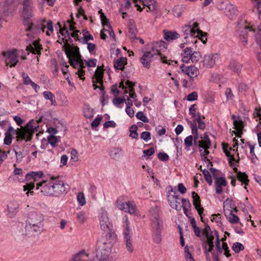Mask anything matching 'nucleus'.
I'll list each match as a JSON object with an SVG mask.
<instances>
[{
    "instance_id": "12",
    "label": "nucleus",
    "mask_w": 261,
    "mask_h": 261,
    "mask_svg": "<svg viewBox=\"0 0 261 261\" xmlns=\"http://www.w3.org/2000/svg\"><path fill=\"white\" fill-rule=\"evenodd\" d=\"M203 233L207 239V245H205L204 247V251L205 254L208 255V253L212 251L214 247L213 240L214 239V236L213 235V232L208 225H205L203 230Z\"/></svg>"
},
{
    "instance_id": "36",
    "label": "nucleus",
    "mask_w": 261,
    "mask_h": 261,
    "mask_svg": "<svg viewBox=\"0 0 261 261\" xmlns=\"http://www.w3.org/2000/svg\"><path fill=\"white\" fill-rule=\"evenodd\" d=\"M40 29L43 32H45V30L47 29L46 34L47 36H50L54 31L53 22L51 20L48 21L46 25L42 24Z\"/></svg>"
},
{
    "instance_id": "3",
    "label": "nucleus",
    "mask_w": 261,
    "mask_h": 261,
    "mask_svg": "<svg viewBox=\"0 0 261 261\" xmlns=\"http://www.w3.org/2000/svg\"><path fill=\"white\" fill-rule=\"evenodd\" d=\"M44 217L42 214L33 212L29 214L24 228V234L28 237L34 236L40 232L43 224Z\"/></svg>"
},
{
    "instance_id": "31",
    "label": "nucleus",
    "mask_w": 261,
    "mask_h": 261,
    "mask_svg": "<svg viewBox=\"0 0 261 261\" xmlns=\"http://www.w3.org/2000/svg\"><path fill=\"white\" fill-rule=\"evenodd\" d=\"M242 65L236 61L231 60L230 61L228 68L232 72L239 74L242 70Z\"/></svg>"
},
{
    "instance_id": "10",
    "label": "nucleus",
    "mask_w": 261,
    "mask_h": 261,
    "mask_svg": "<svg viewBox=\"0 0 261 261\" xmlns=\"http://www.w3.org/2000/svg\"><path fill=\"white\" fill-rule=\"evenodd\" d=\"M98 218L100 228L105 232H108L112 227V223L108 216V212L105 208H100Z\"/></svg>"
},
{
    "instance_id": "20",
    "label": "nucleus",
    "mask_w": 261,
    "mask_h": 261,
    "mask_svg": "<svg viewBox=\"0 0 261 261\" xmlns=\"http://www.w3.org/2000/svg\"><path fill=\"white\" fill-rule=\"evenodd\" d=\"M180 69L182 72L187 75L191 79H194L199 74V70L195 66H186L183 64L180 66Z\"/></svg>"
},
{
    "instance_id": "15",
    "label": "nucleus",
    "mask_w": 261,
    "mask_h": 261,
    "mask_svg": "<svg viewBox=\"0 0 261 261\" xmlns=\"http://www.w3.org/2000/svg\"><path fill=\"white\" fill-rule=\"evenodd\" d=\"M103 69L100 67H98L92 79L93 86L94 89L102 88L103 84Z\"/></svg>"
},
{
    "instance_id": "37",
    "label": "nucleus",
    "mask_w": 261,
    "mask_h": 261,
    "mask_svg": "<svg viewBox=\"0 0 261 261\" xmlns=\"http://www.w3.org/2000/svg\"><path fill=\"white\" fill-rule=\"evenodd\" d=\"M127 63V59L126 58L121 57L114 63V67L118 70H123L124 65Z\"/></svg>"
},
{
    "instance_id": "61",
    "label": "nucleus",
    "mask_w": 261,
    "mask_h": 261,
    "mask_svg": "<svg viewBox=\"0 0 261 261\" xmlns=\"http://www.w3.org/2000/svg\"><path fill=\"white\" fill-rule=\"evenodd\" d=\"M140 61L144 67L147 68H149L150 67L151 61L148 59L144 58V56H142V57L140 59Z\"/></svg>"
},
{
    "instance_id": "60",
    "label": "nucleus",
    "mask_w": 261,
    "mask_h": 261,
    "mask_svg": "<svg viewBox=\"0 0 261 261\" xmlns=\"http://www.w3.org/2000/svg\"><path fill=\"white\" fill-rule=\"evenodd\" d=\"M51 67L53 68V73L54 74H57V72H58L59 68L58 66V63L56 59H53L51 60L50 61Z\"/></svg>"
},
{
    "instance_id": "55",
    "label": "nucleus",
    "mask_w": 261,
    "mask_h": 261,
    "mask_svg": "<svg viewBox=\"0 0 261 261\" xmlns=\"http://www.w3.org/2000/svg\"><path fill=\"white\" fill-rule=\"evenodd\" d=\"M12 135L9 132L5 133V137L4 138V144L7 145H10L12 143Z\"/></svg>"
},
{
    "instance_id": "52",
    "label": "nucleus",
    "mask_w": 261,
    "mask_h": 261,
    "mask_svg": "<svg viewBox=\"0 0 261 261\" xmlns=\"http://www.w3.org/2000/svg\"><path fill=\"white\" fill-rule=\"evenodd\" d=\"M77 219L81 223H84L86 221V214L84 212L81 211L77 214Z\"/></svg>"
},
{
    "instance_id": "58",
    "label": "nucleus",
    "mask_w": 261,
    "mask_h": 261,
    "mask_svg": "<svg viewBox=\"0 0 261 261\" xmlns=\"http://www.w3.org/2000/svg\"><path fill=\"white\" fill-rule=\"evenodd\" d=\"M32 0H23V9H32Z\"/></svg>"
},
{
    "instance_id": "39",
    "label": "nucleus",
    "mask_w": 261,
    "mask_h": 261,
    "mask_svg": "<svg viewBox=\"0 0 261 261\" xmlns=\"http://www.w3.org/2000/svg\"><path fill=\"white\" fill-rule=\"evenodd\" d=\"M122 155V150L118 148H113L110 151L111 157L114 160H119Z\"/></svg>"
},
{
    "instance_id": "18",
    "label": "nucleus",
    "mask_w": 261,
    "mask_h": 261,
    "mask_svg": "<svg viewBox=\"0 0 261 261\" xmlns=\"http://www.w3.org/2000/svg\"><path fill=\"white\" fill-rule=\"evenodd\" d=\"M219 59V55L214 54L205 55L203 59V66L206 68H212L216 64Z\"/></svg>"
},
{
    "instance_id": "7",
    "label": "nucleus",
    "mask_w": 261,
    "mask_h": 261,
    "mask_svg": "<svg viewBox=\"0 0 261 261\" xmlns=\"http://www.w3.org/2000/svg\"><path fill=\"white\" fill-rule=\"evenodd\" d=\"M96 250V257L100 260L108 258L112 251V245L110 243L99 241Z\"/></svg>"
},
{
    "instance_id": "25",
    "label": "nucleus",
    "mask_w": 261,
    "mask_h": 261,
    "mask_svg": "<svg viewBox=\"0 0 261 261\" xmlns=\"http://www.w3.org/2000/svg\"><path fill=\"white\" fill-rule=\"evenodd\" d=\"M18 208L19 204L17 202L15 201H10L7 205V215L9 218H14L18 212Z\"/></svg>"
},
{
    "instance_id": "29",
    "label": "nucleus",
    "mask_w": 261,
    "mask_h": 261,
    "mask_svg": "<svg viewBox=\"0 0 261 261\" xmlns=\"http://www.w3.org/2000/svg\"><path fill=\"white\" fill-rule=\"evenodd\" d=\"M42 49L41 45L37 41H34L32 44H30L27 47L26 50L34 54L40 55V51Z\"/></svg>"
},
{
    "instance_id": "2",
    "label": "nucleus",
    "mask_w": 261,
    "mask_h": 261,
    "mask_svg": "<svg viewBox=\"0 0 261 261\" xmlns=\"http://www.w3.org/2000/svg\"><path fill=\"white\" fill-rule=\"evenodd\" d=\"M65 52L69 59L70 64L74 68L79 69L76 74L79 75L80 79L84 80L85 71L83 69L85 68L84 62L81 58V56L79 52V48L77 46L71 47L68 43L67 40L64 45Z\"/></svg>"
},
{
    "instance_id": "1",
    "label": "nucleus",
    "mask_w": 261,
    "mask_h": 261,
    "mask_svg": "<svg viewBox=\"0 0 261 261\" xmlns=\"http://www.w3.org/2000/svg\"><path fill=\"white\" fill-rule=\"evenodd\" d=\"M36 185V189L40 188L41 193L46 196L61 197L67 192L64 181L59 176H51L49 180H43Z\"/></svg>"
},
{
    "instance_id": "56",
    "label": "nucleus",
    "mask_w": 261,
    "mask_h": 261,
    "mask_svg": "<svg viewBox=\"0 0 261 261\" xmlns=\"http://www.w3.org/2000/svg\"><path fill=\"white\" fill-rule=\"evenodd\" d=\"M77 200L81 206H83L86 203V200L83 193H79L77 195Z\"/></svg>"
},
{
    "instance_id": "14",
    "label": "nucleus",
    "mask_w": 261,
    "mask_h": 261,
    "mask_svg": "<svg viewBox=\"0 0 261 261\" xmlns=\"http://www.w3.org/2000/svg\"><path fill=\"white\" fill-rule=\"evenodd\" d=\"M118 207L120 210L128 213L130 215L137 216H140L137 206L133 201L120 203L118 204Z\"/></svg>"
},
{
    "instance_id": "22",
    "label": "nucleus",
    "mask_w": 261,
    "mask_h": 261,
    "mask_svg": "<svg viewBox=\"0 0 261 261\" xmlns=\"http://www.w3.org/2000/svg\"><path fill=\"white\" fill-rule=\"evenodd\" d=\"M18 62L16 50H13L7 53L6 64L7 66L9 65L10 67H14Z\"/></svg>"
},
{
    "instance_id": "13",
    "label": "nucleus",
    "mask_w": 261,
    "mask_h": 261,
    "mask_svg": "<svg viewBox=\"0 0 261 261\" xmlns=\"http://www.w3.org/2000/svg\"><path fill=\"white\" fill-rule=\"evenodd\" d=\"M182 31L185 35V39H187L189 37L192 38L196 36V34L199 35L202 33V31L198 29V23L196 22H194L193 25L187 24L184 25L182 28Z\"/></svg>"
},
{
    "instance_id": "49",
    "label": "nucleus",
    "mask_w": 261,
    "mask_h": 261,
    "mask_svg": "<svg viewBox=\"0 0 261 261\" xmlns=\"http://www.w3.org/2000/svg\"><path fill=\"white\" fill-rule=\"evenodd\" d=\"M99 13L100 14V19L101 20V23L103 26L107 27L108 25H110L109 24H108L109 20L107 18L106 16H105V14L102 12L101 10L99 11Z\"/></svg>"
},
{
    "instance_id": "27",
    "label": "nucleus",
    "mask_w": 261,
    "mask_h": 261,
    "mask_svg": "<svg viewBox=\"0 0 261 261\" xmlns=\"http://www.w3.org/2000/svg\"><path fill=\"white\" fill-rule=\"evenodd\" d=\"M232 118L233 120L234 128L236 130V135L237 136L241 137L242 134V129L244 127L243 123L239 117H236L234 115L232 116Z\"/></svg>"
},
{
    "instance_id": "59",
    "label": "nucleus",
    "mask_w": 261,
    "mask_h": 261,
    "mask_svg": "<svg viewBox=\"0 0 261 261\" xmlns=\"http://www.w3.org/2000/svg\"><path fill=\"white\" fill-rule=\"evenodd\" d=\"M193 137L190 135L187 137L184 140L185 144L187 148L191 147L193 144Z\"/></svg>"
},
{
    "instance_id": "43",
    "label": "nucleus",
    "mask_w": 261,
    "mask_h": 261,
    "mask_svg": "<svg viewBox=\"0 0 261 261\" xmlns=\"http://www.w3.org/2000/svg\"><path fill=\"white\" fill-rule=\"evenodd\" d=\"M191 250H192V248L190 249L187 246L185 247V258L186 261H195V259L191 253Z\"/></svg>"
},
{
    "instance_id": "57",
    "label": "nucleus",
    "mask_w": 261,
    "mask_h": 261,
    "mask_svg": "<svg viewBox=\"0 0 261 261\" xmlns=\"http://www.w3.org/2000/svg\"><path fill=\"white\" fill-rule=\"evenodd\" d=\"M248 145L249 146L250 148V153L251 154V161L253 163H255L257 160L256 156L255 155L254 152V146L251 145L249 143H247L245 144V145Z\"/></svg>"
},
{
    "instance_id": "5",
    "label": "nucleus",
    "mask_w": 261,
    "mask_h": 261,
    "mask_svg": "<svg viewBox=\"0 0 261 261\" xmlns=\"http://www.w3.org/2000/svg\"><path fill=\"white\" fill-rule=\"evenodd\" d=\"M123 220L124 224L123 236L125 242L126 249L128 252L132 253L134 251L132 232L130 227L128 219L126 215L124 216Z\"/></svg>"
},
{
    "instance_id": "24",
    "label": "nucleus",
    "mask_w": 261,
    "mask_h": 261,
    "mask_svg": "<svg viewBox=\"0 0 261 261\" xmlns=\"http://www.w3.org/2000/svg\"><path fill=\"white\" fill-rule=\"evenodd\" d=\"M192 196L193 198L194 206L195 208V209L197 211L199 215H200L201 221H203L202 214L203 213L204 209L201 206L200 197L197 194V193H196L195 192H192Z\"/></svg>"
},
{
    "instance_id": "34",
    "label": "nucleus",
    "mask_w": 261,
    "mask_h": 261,
    "mask_svg": "<svg viewBox=\"0 0 261 261\" xmlns=\"http://www.w3.org/2000/svg\"><path fill=\"white\" fill-rule=\"evenodd\" d=\"M214 235L216 236V237L217 238L216 245V248L217 249V251L218 252H221L222 250L228 249L227 244L225 242H223L222 248L220 247V242L219 240L218 232L217 231L215 230V231H214Z\"/></svg>"
},
{
    "instance_id": "11",
    "label": "nucleus",
    "mask_w": 261,
    "mask_h": 261,
    "mask_svg": "<svg viewBox=\"0 0 261 261\" xmlns=\"http://www.w3.org/2000/svg\"><path fill=\"white\" fill-rule=\"evenodd\" d=\"M168 200L171 207L177 211H180L182 208L181 200L176 191L171 190L169 191Z\"/></svg>"
},
{
    "instance_id": "53",
    "label": "nucleus",
    "mask_w": 261,
    "mask_h": 261,
    "mask_svg": "<svg viewBox=\"0 0 261 261\" xmlns=\"http://www.w3.org/2000/svg\"><path fill=\"white\" fill-rule=\"evenodd\" d=\"M136 117L145 123H147L149 122L148 119L147 117L143 114L142 111H139L137 112L136 114Z\"/></svg>"
},
{
    "instance_id": "28",
    "label": "nucleus",
    "mask_w": 261,
    "mask_h": 261,
    "mask_svg": "<svg viewBox=\"0 0 261 261\" xmlns=\"http://www.w3.org/2000/svg\"><path fill=\"white\" fill-rule=\"evenodd\" d=\"M215 184L216 193L217 194H220L223 191L222 187L226 186L227 181L224 177H216Z\"/></svg>"
},
{
    "instance_id": "48",
    "label": "nucleus",
    "mask_w": 261,
    "mask_h": 261,
    "mask_svg": "<svg viewBox=\"0 0 261 261\" xmlns=\"http://www.w3.org/2000/svg\"><path fill=\"white\" fill-rule=\"evenodd\" d=\"M232 249L235 252L239 253L240 251L244 250V247L241 243L236 242L233 244Z\"/></svg>"
},
{
    "instance_id": "16",
    "label": "nucleus",
    "mask_w": 261,
    "mask_h": 261,
    "mask_svg": "<svg viewBox=\"0 0 261 261\" xmlns=\"http://www.w3.org/2000/svg\"><path fill=\"white\" fill-rule=\"evenodd\" d=\"M222 4L224 7L222 9L225 15L230 19H235L238 15V10L236 6L230 3H222Z\"/></svg>"
},
{
    "instance_id": "63",
    "label": "nucleus",
    "mask_w": 261,
    "mask_h": 261,
    "mask_svg": "<svg viewBox=\"0 0 261 261\" xmlns=\"http://www.w3.org/2000/svg\"><path fill=\"white\" fill-rule=\"evenodd\" d=\"M190 205L191 204L189 200H187L185 198H182L181 205L185 213L187 211V208L190 206Z\"/></svg>"
},
{
    "instance_id": "64",
    "label": "nucleus",
    "mask_w": 261,
    "mask_h": 261,
    "mask_svg": "<svg viewBox=\"0 0 261 261\" xmlns=\"http://www.w3.org/2000/svg\"><path fill=\"white\" fill-rule=\"evenodd\" d=\"M141 138L145 141H148L151 139L150 133L149 132H144L141 134Z\"/></svg>"
},
{
    "instance_id": "47",
    "label": "nucleus",
    "mask_w": 261,
    "mask_h": 261,
    "mask_svg": "<svg viewBox=\"0 0 261 261\" xmlns=\"http://www.w3.org/2000/svg\"><path fill=\"white\" fill-rule=\"evenodd\" d=\"M194 119L193 120V121H190V122H189V123L190 124L192 134L195 135V134H198L197 127V123H198V122L196 121V120H195V118H194Z\"/></svg>"
},
{
    "instance_id": "42",
    "label": "nucleus",
    "mask_w": 261,
    "mask_h": 261,
    "mask_svg": "<svg viewBox=\"0 0 261 261\" xmlns=\"http://www.w3.org/2000/svg\"><path fill=\"white\" fill-rule=\"evenodd\" d=\"M44 97L46 99H48L50 101L51 105L55 106L56 104V101L55 100V95L50 91H44L43 93Z\"/></svg>"
},
{
    "instance_id": "44",
    "label": "nucleus",
    "mask_w": 261,
    "mask_h": 261,
    "mask_svg": "<svg viewBox=\"0 0 261 261\" xmlns=\"http://www.w3.org/2000/svg\"><path fill=\"white\" fill-rule=\"evenodd\" d=\"M47 141L53 147L57 146V144L60 141V137H57L55 135H49L47 137Z\"/></svg>"
},
{
    "instance_id": "41",
    "label": "nucleus",
    "mask_w": 261,
    "mask_h": 261,
    "mask_svg": "<svg viewBox=\"0 0 261 261\" xmlns=\"http://www.w3.org/2000/svg\"><path fill=\"white\" fill-rule=\"evenodd\" d=\"M234 212H230L225 215L226 219L228 221L232 224H236L239 223L240 219L236 216Z\"/></svg>"
},
{
    "instance_id": "46",
    "label": "nucleus",
    "mask_w": 261,
    "mask_h": 261,
    "mask_svg": "<svg viewBox=\"0 0 261 261\" xmlns=\"http://www.w3.org/2000/svg\"><path fill=\"white\" fill-rule=\"evenodd\" d=\"M193 140H194V144L195 146H198L199 148H200L203 145L205 144L204 142V135L203 137H201V140H198V135L195 134L193 135Z\"/></svg>"
},
{
    "instance_id": "17",
    "label": "nucleus",
    "mask_w": 261,
    "mask_h": 261,
    "mask_svg": "<svg viewBox=\"0 0 261 261\" xmlns=\"http://www.w3.org/2000/svg\"><path fill=\"white\" fill-rule=\"evenodd\" d=\"M167 44L163 40L153 42L149 45V48L155 55H161V51H164L167 49Z\"/></svg>"
},
{
    "instance_id": "6",
    "label": "nucleus",
    "mask_w": 261,
    "mask_h": 261,
    "mask_svg": "<svg viewBox=\"0 0 261 261\" xmlns=\"http://www.w3.org/2000/svg\"><path fill=\"white\" fill-rule=\"evenodd\" d=\"M204 142L205 144L200 148V154L202 156V160L204 163L206 164V166L208 168H210L211 171L213 174L214 177L216 176L215 174V172L216 171V170L214 168H212L213 166L212 163L210 161L207 159L206 155L209 154L210 152L208 150V149L211 145V142L210 139L206 134H204Z\"/></svg>"
},
{
    "instance_id": "35",
    "label": "nucleus",
    "mask_w": 261,
    "mask_h": 261,
    "mask_svg": "<svg viewBox=\"0 0 261 261\" xmlns=\"http://www.w3.org/2000/svg\"><path fill=\"white\" fill-rule=\"evenodd\" d=\"M43 175L42 171L39 172H32L30 173L27 174L26 178L28 180L33 179L34 182L37 181L39 178H41Z\"/></svg>"
},
{
    "instance_id": "26",
    "label": "nucleus",
    "mask_w": 261,
    "mask_h": 261,
    "mask_svg": "<svg viewBox=\"0 0 261 261\" xmlns=\"http://www.w3.org/2000/svg\"><path fill=\"white\" fill-rule=\"evenodd\" d=\"M223 211L225 215L230 212H237L238 209L232 200L227 199L223 202Z\"/></svg>"
},
{
    "instance_id": "23",
    "label": "nucleus",
    "mask_w": 261,
    "mask_h": 261,
    "mask_svg": "<svg viewBox=\"0 0 261 261\" xmlns=\"http://www.w3.org/2000/svg\"><path fill=\"white\" fill-rule=\"evenodd\" d=\"M195 105H193L191 106L189 109L190 113L192 115V117L193 118H195V120L198 122V128L201 129H203L205 127V124L204 121H202L201 118V115L199 113H196Z\"/></svg>"
},
{
    "instance_id": "51",
    "label": "nucleus",
    "mask_w": 261,
    "mask_h": 261,
    "mask_svg": "<svg viewBox=\"0 0 261 261\" xmlns=\"http://www.w3.org/2000/svg\"><path fill=\"white\" fill-rule=\"evenodd\" d=\"M202 173L204 176L205 180L208 182V184L210 185H211L212 184L213 180L212 179V177L209 172L207 170L204 169L202 170Z\"/></svg>"
},
{
    "instance_id": "32",
    "label": "nucleus",
    "mask_w": 261,
    "mask_h": 261,
    "mask_svg": "<svg viewBox=\"0 0 261 261\" xmlns=\"http://www.w3.org/2000/svg\"><path fill=\"white\" fill-rule=\"evenodd\" d=\"M233 170L236 172H237V177L238 179L242 184H245V186L247 185L249 181L248 175L245 173L238 171L237 168H234ZM244 188L246 189V186H245Z\"/></svg>"
},
{
    "instance_id": "4",
    "label": "nucleus",
    "mask_w": 261,
    "mask_h": 261,
    "mask_svg": "<svg viewBox=\"0 0 261 261\" xmlns=\"http://www.w3.org/2000/svg\"><path fill=\"white\" fill-rule=\"evenodd\" d=\"M150 215L153 240L155 243L159 244L162 240L161 231L163 229V222L160 219L156 209L152 208L150 210Z\"/></svg>"
},
{
    "instance_id": "62",
    "label": "nucleus",
    "mask_w": 261,
    "mask_h": 261,
    "mask_svg": "<svg viewBox=\"0 0 261 261\" xmlns=\"http://www.w3.org/2000/svg\"><path fill=\"white\" fill-rule=\"evenodd\" d=\"M255 38L257 44L261 48V25L258 28V31L255 35Z\"/></svg>"
},
{
    "instance_id": "40",
    "label": "nucleus",
    "mask_w": 261,
    "mask_h": 261,
    "mask_svg": "<svg viewBox=\"0 0 261 261\" xmlns=\"http://www.w3.org/2000/svg\"><path fill=\"white\" fill-rule=\"evenodd\" d=\"M84 115L89 119L93 118L94 115V110L88 105H85L83 109Z\"/></svg>"
},
{
    "instance_id": "30",
    "label": "nucleus",
    "mask_w": 261,
    "mask_h": 261,
    "mask_svg": "<svg viewBox=\"0 0 261 261\" xmlns=\"http://www.w3.org/2000/svg\"><path fill=\"white\" fill-rule=\"evenodd\" d=\"M164 38L167 41H170L177 39L180 37V35L176 31L164 30Z\"/></svg>"
},
{
    "instance_id": "54",
    "label": "nucleus",
    "mask_w": 261,
    "mask_h": 261,
    "mask_svg": "<svg viewBox=\"0 0 261 261\" xmlns=\"http://www.w3.org/2000/svg\"><path fill=\"white\" fill-rule=\"evenodd\" d=\"M227 101H232L234 98V95L232 93L230 88H227L225 92Z\"/></svg>"
},
{
    "instance_id": "45",
    "label": "nucleus",
    "mask_w": 261,
    "mask_h": 261,
    "mask_svg": "<svg viewBox=\"0 0 261 261\" xmlns=\"http://www.w3.org/2000/svg\"><path fill=\"white\" fill-rule=\"evenodd\" d=\"M126 85H127L130 89H129V96L132 98H135L137 97V95L135 92V90L133 88V87L135 85V83L130 82L129 81H127L125 82Z\"/></svg>"
},
{
    "instance_id": "33",
    "label": "nucleus",
    "mask_w": 261,
    "mask_h": 261,
    "mask_svg": "<svg viewBox=\"0 0 261 261\" xmlns=\"http://www.w3.org/2000/svg\"><path fill=\"white\" fill-rule=\"evenodd\" d=\"M254 30L251 28V27H250L248 24H245L244 26L242 28V30H241V32L243 33L241 35L242 37V42L243 43V44L245 45L247 44V33L248 31L251 32L253 31Z\"/></svg>"
},
{
    "instance_id": "50",
    "label": "nucleus",
    "mask_w": 261,
    "mask_h": 261,
    "mask_svg": "<svg viewBox=\"0 0 261 261\" xmlns=\"http://www.w3.org/2000/svg\"><path fill=\"white\" fill-rule=\"evenodd\" d=\"M137 126L136 125H133L130 127L129 136L134 139H137L138 134L137 133Z\"/></svg>"
},
{
    "instance_id": "21",
    "label": "nucleus",
    "mask_w": 261,
    "mask_h": 261,
    "mask_svg": "<svg viewBox=\"0 0 261 261\" xmlns=\"http://www.w3.org/2000/svg\"><path fill=\"white\" fill-rule=\"evenodd\" d=\"M32 17V9H23L22 19L24 25H27V31H30L33 25L31 18Z\"/></svg>"
},
{
    "instance_id": "9",
    "label": "nucleus",
    "mask_w": 261,
    "mask_h": 261,
    "mask_svg": "<svg viewBox=\"0 0 261 261\" xmlns=\"http://www.w3.org/2000/svg\"><path fill=\"white\" fill-rule=\"evenodd\" d=\"M35 129L36 126L32 125L31 122L27 124L25 127L17 128L16 130L17 140H31Z\"/></svg>"
},
{
    "instance_id": "38",
    "label": "nucleus",
    "mask_w": 261,
    "mask_h": 261,
    "mask_svg": "<svg viewBox=\"0 0 261 261\" xmlns=\"http://www.w3.org/2000/svg\"><path fill=\"white\" fill-rule=\"evenodd\" d=\"M143 4L144 7H146L148 11H154L156 9V2L155 0H143Z\"/></svg>"
},
{
    "instance_id": "8",
    "label": "nucleus",
    "mask_w": 261,
    "mask_h": 261,
    "mask_svg": "<svg viewBox=\"0 0 261 261\" xmlns=\"http://www.w3.org/2000/svg\"><path fill=\"white\" fill-rule=\"evenodd\" d=\"M183 62L189 63L197 62L201 58V55L200 52L193 51L191 47L185 48L181 54Z\"/></svg>"
},
{
    "instance_id": "19",
    "label": "nucleus",
    "mask_w": 261,
    "mask_h": 261,
    "mask_svg": "<svg viewBox=\"0 0 261 261\" xmlns=\"http://www.w3.org/2000/svg\"><path fill=\"white\" fill-rule=\"evenodd\" d=\"M69 261H96L93 257H91L85 250L83 249L76 253Z\"/></svg>"
}]
</instances>
